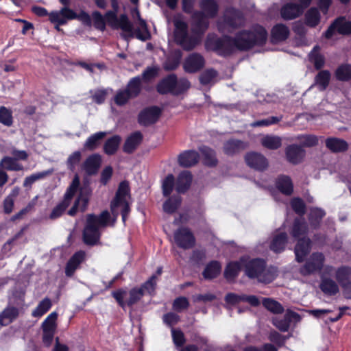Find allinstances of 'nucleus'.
Segmentation results:
<instances>
[{"label": "nucleus", "instance_id": "obj_28", "mask_svg": "<svg viewBox=\"0 0 351 351\" xmlns=\"http://www.w3.org/2000/svg\"><path fill=\"white\" fill-rule=\"evenodd\" d=\"M101 163V157L98 154H93L90 156L84 161L83 164V168L86 172L89 175L95 174Z\"/></svg>", "mask_w": 351, "mask_h": 351}, {"label": "nucleus", "instance_id": "obj_22", "mask_svg": "<svg viewBox=\"0 0 351 351\" xmlns=\"http://www.w3.org/2000/svg\"><path fill=\"white\" fill-rule=\"evenodd\" d=\"M311 241L308 238L304 237L298 240L295 247L296 261L301 263L304 257L309 253Z\"/></svg>", "mask_w": 351, "mask_h": 351}, {"label": "nucleus", "instance_id": "obj_1", "mask_svg": "<svg viewBox=\"0 0 351 351\" xmlns=\"http://www.w3.org/2000/svg\"><path fill=\"white\" fill-rule=\"evenodd\" d=\"M132 198L129 183L122 181L119 184L115 196L110 202V210L113 215L111 221L110 214L104 210L99 215L88 214L86 223L83 230V241L89 245H94L100 239L101 230L108 226H114L119 214L122 216L123 222L130 212Z\"/></svg>", "mask_w": 351, "mask_h": 351}, {"label": "nucleus", "instance_id": "obj_46", "mask_svg": "<svg viewBox=\"0 0 351 351\" xmlns=\"http://www.w3.org/2000/svg\"><path fill=\"white\" fill-rule=\"evenodd\" d=\"M51 301L49 298L41 300L36 308L32 311V315L34 317H40L45 314L51 307Z\"/></svg>", "mask_w": 351, "mask_h": 351}, {"label": "nucleus", "instance_id": "obj_39", "mask_svg": "<svg viewBox=\"0 0 351 351\" xmlns=\"http://www.w3.org/2000/svg\"><path fill=\"white\" fill-rule=\"evenodd\" d=\"M182 58V52L180 50L174 51L168 56L164 63V69L166 71L175 70L180 64Z\"/></svg>", "mask_w": 351, "mask_h": 351}, {"label": "nucleus", "instance_id": "obj_41", "mask_svg": "<svg viewBox=\"0 0 351 351\" xmlns=\"http://www.w3.org/2000/svg\"><path fill=\"white\" fill-rule=\"evenodd\" d=\"M330 76V73L327 70L319 71L315 77V85L319 90H324L329 84Z\"/></svg>", "mask_w": 351, "mask_h": 351}, {"label": "nucleus", "instance_id": "obj_50", "mask_svg": "<svg viewBox=\"0 0 351 351\" xmlns=\"http://www.w3.org/2000/svg\"><path fill=\"white\" fill-rule=\"evenodd\" d=\"M141 80L140 77H135L130 80L127 85L125 91L130 93V95L133 98L136 97L141 91Z\"/></svg>", "mask_w": 351, "mask_h": 351}, {"label": "nucleus", "instance_id": "obj_54", "mask_svg": "<svg viewBox=\"0 0 351 351\" xmlns=\"http://www.w3.org/2000/svg\"><path fill=\"white\" fill-rule=\"evenodd\" d=\"M325 215V213L323 210L319 208H313L311 210L309 214V221L311 226L313 228H316L323 217Z\"/></svg>", "mask_w": 351, "mask_h": 351}, {"label": "nucleus", "instance_id": "obj_60", "mask_svg": "<svg viewBox=\"0 0 351 351\" xmlns=\"http://www.w3.org/2000/svg\"><path fill=\"white\" fill-rule=\"evenodd\" d=\"M282 117H269L251 123L252 127H265L276 124L282 120Z\"/></svg>", "mask_w": 351, "mask_h": 351}, {"label": "nucleus", "instance_id": "obj_42", "mask_svg": "<svg viewBox=\"0 0 351 351\" xmlns=\"http://www.w3.org/2000/svg\"><path fill=\"white\" fill-rule=\"evenodd\" d=\"M199 151L202 154L204 162L206 165L213 167L217 163L215 152L206 146H202L199 148Z\"/></svg>", "mask_w": 351, "mask_h": 351}, {"label": "nucleus", "instance_id": "obj_32", "mask_svg": "<svg viewBox=\"0 0 351 351\" xmlns=\"http://www.w3.org/2000/svg\"><path fill=\"white\" fill-rule=\"evenodd\" d=\"M326 146L332 152H343L348 148L346 141L338 138H328L326 140Z\"/></svg>", "mask_w": 351, "mask_h": 351}, {"label": "nucleus", "instance_id": "obj_8", "mask_svg": "<svg viewBox=\"0 0 351 351\" xmlns=\"http://www.w3.org/2000/svg\"><path fill=\"white\" fill-rule=\"evenodd\" d=\"M335 271V268L330 265H326L322 271L321 276L320 289L328 295H335L339 291L337 283L330 278Z\"/></svg>", "mask_w": 351, "mask_h": 351}, {"label": "nucleus", "instance_id": "obj_17", "mask_svg": "<svg viewBox=\"0 0 351 351\" xmlns=\"http://www.w3.org/2000/svg\"><path fill=\"white\" fill-rule=\"evenodd\" d=\"M90 191L88 189H81L80 194L74 202L72 208L68 211L70 216H74L77 210L84 212L87 207L89 201Z\"/></svg>", "mask_w": 351, "mask_h": 351}, {"label": "nucleus", "instance_id": "obj_38", "mask_svg": "<svg viewBox=\"0 0 351 351\" xmlns=\"http://www.w3.org/2000/svg\"><path fill=\"white\" fill-rule=\"evenodd\" d=\"M261 143L267 149H277L282 145V138L276 135H266L261 138Z\"/></svg>", "mask_w": 351, "mask_h": 351}, {"label": "nucleus", "instance_id": "obj_13", "mask_svg": "<svg viewBox=\"0 0 351 351\" xmlns=\"http://www.w3.org/2000/svg\"><path fill=\"white\" fill-rule=\"evenodd\" d=\"M336 31L340 34H350L351 21H347L344 17L337 19L325 32L326 38H330Z\"/></svg>", "mask_w": 351, "mask_h": 351}, {"label": "nucleus", "instance_id": "obj_24", "mask_svg": "<svg viewBox=\"0 0 351 351\" xmlns=\"http://www.w3.org/2000/svg\"><path fill=\"white\" fill-rule=\"evenodd\" d=\"M199 158V154L196 151L188 150L179 155L178 162L183 167H190L198 162Z\"/></svg>", "mask_w": 351, "mask_h": 351}, {"label": "nucleus", "instance_id": "obj_12", "mask_svg": "<svg viewBox=\"0 0 351 351\" xmlns=\"http://www.w3.org/2000/svg\"><path fill=\"white\" fill-rule=\"evenodd\" d=\"M243 22V19L241 12L233 8H229L224 13V24L223 25L221 22H219L218 28L220 31L223 32V26L234 28L241 25Z\"/></svg>", "mask_w": 351, "mask_h": 351}, {"label": "nucleus", "instance_id": "obj_19", "mask_svg": "<svg viewBox=\"0 0 351 351\" xmlns=\"http://www.w3.org/2000/svg\"><path fill=\"white\" fill-rule=\"evenodd\" d=\"M245 161L248 166L259 171L265 170L268 165L266 158L256 152L246 154Z\"/></svg>", "mask_w": 351, "mask_h": 351}, {"label": "nucleus", "instance_id": "obj_25", "mask_svg": "<svg viewBox=\"0 0 351 351\" xmlns=\"http://www.w3.org/2000/svg\"><path fill=\"white\" fill-rule=\"evenodd\" d=\"M247 147V143L238 139L232 138L224 143L223 152L227 155H233L245 149Z\"/></svg>", "mask_w": 351, "mask_h": 351}, {"label": "nucleus", "instance_id": "obj_57", "mask_svg": "<svg viewBox=\"0 0 351 351\" xmlns=\"http://www.w3.org/2000/svg\"><path fill=\"white\" fill-rule=\"evenodd\" d=\"M217 75V72L215 70L213 69H207L200 75L199 81L202 84L207 85L212 83Z\"/></svg>", "mask_w": 351, "mask_h": 351}, {"label": "nucleus", "instance_id": "obj_26", "mask_svg": "<svg viewBox=\"0 0 351 351\" xmlns=\"http://www.w3.org/2000/svg\"><path fill=\"white\" fill-rule=\"evenodd\" d=\"M289 35L288 27L283 24H277L271 31V40L273 43H278L285 40Z\"/></svg>", "mask_w": 351, "mask_h": 351}, {"label": "nucleus", "instance_id": "obj_40", "mask_svg": "<svg viewBox=\"0 0 351 351\" xmlns=\"http://www.w3.org/2000/svg\"><path fill=\"white\" fill-rule=\"evenodd\" d=\"M335 278L341 286L343 284L351 281V267L341 266L335 269Z\"/></svg>", "mask_w": 351, "mask_h": 351}, {"label": "nucleus", "instance_id": "obj_10", "mask_svg": "<svg viewBox=\"0 0 351 351\" xmlns=\"http://www.w3.org/2000/svg\"><path fill=\"white\" fill-rule=\"evenodd\" d=\"M324 262V256L322 253H313L300 269V273L303 276H308L319 271L323 267Z\"/></svg>", "mask_w": 351, "mask_h": 351}, {"label": "nucleus", "instance_id": "obj_7", "mask_svg": "<svg viewBox=\"0 0 351 351\" xmlns=\"http://www.w3.org/2000/svg\"><path fill=\"white\" fill-rule=\"evenodd\" d=\"M208 26L209 22L203 12L196 11L193 13L191 21V32L193 37L198 38V45Z\"/></svg>", "mask_w": 351, "mask_h": 351}, {"label": "nucleus", "instance_id": "obj_63", "mask_svg": "<svg viewBox=\"0 0 351 351\" xmlns=\"http://www.w3.org/2000/svg\"><path fill=\"white\" fill-rule=\"evenodd\" d=\"M81 160V153L79 151H76L71 154L66 161L68 168L71 171H74L77 165L79 164Z\"/></svg>", "mask_w": 351, "mask_h": 351}, {"label": "nucleus", "instance_id": "obj_31", "mask_svg": "<svg viewBox=\"0 0 351 351\" xmlns=\"http://www.w3.org/2000/svg\"><path fill=\"white\" fill-rule=\"evenodd\" d=\"M143 136L141 132H136L130 136L125 141L123 145V151L125 153H132L141 143Z\"/></svg>", "mask_w": 351, "mask_h": 351}, {"label": "nucleus", "instance_id": "obj_16", "mask_svg": "<svg viewBox=\"0 0 351 351\" xmlns=\"http://www.w3.org/2000/svg\"><path fill=\"white\" fill-rule=\"evenodd\" d=\"M161 110L156 106H152L144 109L138 115V122L143 125H149L154 123L160 117Z\"/></svg>", "mask_w": 351, "mask_h": 351}, {"label": "nucleus", "instance_id": "obj_21", "mask_svg": "<svg viewBox=\"0 0 351 351\" xmlns=\"http://www.w3.org/2000/svg\"><path fill=\"white\" fill-rule=\"evenodd\" d=\"M305 156V151L296 145H291L286 149L287 160L294 165L301 162Z\"/></svg>", "mask_w": 351, "mask_h": 351}, {"label": "nucleus", "instance_id": "obj_4", "mask_svg": "<svg viewBox=\"0 0 351 351\" xmlns=\"http://www.w3.org/2000/svg\"><path fill=\"white\" fill-rule=\"evenodd\" d=\"M173 23L175 27L173 36L175 42L185 51H191L198 45V38L189 34L188 25L180 16H176Z\"/></svg>", "mask_w": 351, "mask_h": 351}, {"label": "nucleus", "instance_id": "obj_20", "mask_svg": "<svg viewBox=\"0 0 351 351\" xmlns=\"http://www.w3.org/2000/svg\"><path fill=\"white\" fill-rule=\"evenodd\" d=\"M86 253L84 251L75 252L69 260L65 267V274L71 277L75 271L80 267V264L84 261Z\"/></svg>", "mask_w": 351, "mask_h": 351}, {"label": "nucleus", "instance_id": "obj_59", "mask_svg": "<svg viewBox=\"0 0 351 351\" xmlns=\"http://www.w3.org/2000/svg\"><path fill=\"white\" fill-rule=\"evenodd\" d=\"M131 98L132 97L130 95V93L123 89L117 92L114 97V101L117 106H121L126 104Z\"/></svg>", "mask_w": 351, "mask_h": 351}, {"label": "nucleus", "instance_id": "obj_11", "mask_svg": "<svg viewBox=\"0 0 351 351\" xmlns=\"http://www.w3.org/2000/svg\"><path fill=\"white\" fill-rule=\"evenodd\" d=\"M300 319L301 317L298 313L287 310L283 317H274L272 323L280 331L287 332L292 323H297L300 321Z\"/></svg>", "mask_w": 351, "mask_h": 351}, {"label": "nucleus", "instance_id": "obj_34", "mask_svg": "<svg viewBox=\"0 0 351 351\" xmlns=\"http://www.w3.org/2000/svg\"><path fill=\"white\" fill-rule=\"evenodd\" d=\"M200 8L206 18L215 17L218 12V5L215 0H202Z\"/></svg>", "mask_w": 351, "mask_h": 351}, {"label": "nucleus", "instance_id": "obj_56", "mask_svg": "<svg viewBox=\"0 0 351 351\" xmlns=\"http://www.w3.org/2000/svg\"><path fill=\"white\" fill-rule=\"evenodd\" d=\"M58 314L56 312L51 313L42 324L43 330H56Z\"/></svg>", "mask_w": 351, "mask_h": 351}, {"label": "nucleus", "instance_id": "obj_61", "mask_svg": "<svg viewBox=\"0 0 351 351\" xmlns=\"http://www.w3.org/2000/svg\"><path fill=\"white\" fill-rule=\"evenodd\" d=\"M174 177L173 175H168L162 182V193L165 196H169L173 191L174 186Z\"/></svg>", "mask_w": 351, "mask_h": 351}, {"label": "nucleus", "instance_id": "obj_53", "mask_svg": "<svg viewBox=\"0 0 351 351\" xmlns=\"http://www.w3.org/2000/svg\"><path fill=\"white\" fill-rule=\"evenodd\" d=\"M306 23L311 26H316L320 20V15L318 10L315 8H311L308 10L305 14Z\"/></svg>", "mask_w": 351, "mask_h": 351}, {"label": "nucleus", "instance_id": "obj_2", "mask_svg": "<svg viewBox=\"0 0 351 351\" xmlns=\"http://www.w3.org/2000/svg\"><path fill=\"white\" fill-rule=\"evenodd\" d=\"M267 32L260 25H255L248 31L239 32L234 38L229 36L218 38L214 35H208L205 47L207 50L214 51L221 56H227L237 48L247 50L254 45H262L267 39Z\"/></svg>", "mask_w": 351, "mask_h": 351}, {"label": "nucleus", "instance_id": "obj_64", "mask_svg": "<svg viewBox=\"0 0 351 351\" xmlns=\"http://www.w3.org/2000/svg\"><path fill=\"white\" fill-rule=\"evenodd\" d=\"M303 147H313L317 144L318 138L314 135H304L298 137Z\"/></svg>", "mask_w": 351, "mask_h": 351}, {"label": "nucleus", "instance_id": "obj_3", "mask_svg": "<svg viewBox=\"0 0 351 351\" xmlns=\"http://www.w3.org/2000/svg\"><path fill=\"white\" fill-rule=\"evenodd\" d=\"M243 269L248 278L265 284L272 282L277 276L276 269L267 267L266 263L261 258L251 259L245 262Z\"/></svg>", "mask_w": 351, "mask_h": 351}, {"label": "nucleus", "instance_id": "obj_14", "mask_svg": "<svg viewBox=\"0 0 351 351\" xmlns=\"http://www.w3.org/2000/svg\"><path fill=\"white\" fill-rule=\"evenodd\" d=\"M49 18L51 23L62 25L66 24L69 20L75 19L77 14L68 7H64L60 11L50 12Z\"/></svg>", "mask_w": 351, "mask_h": 351}, {"label": "nucleus", "instance_id": "obj_5", "mask_svg": "<svg viewBox=\"0 0 351 351\" xmlns=\"http://www.w3.org/2000/svg\"><path fill=\"white\" fill-rule=\"evenodd\" d=\"M190 87V82L185 78L177 79L174 74H171L162 80L157 86V90L160 94L171 93L178 95L186 91Z\"/></svg>", "mask_w": 351, "mask_h": 351}, {"label": "nucleus", "instance_id": "obj_58", "mask_svg": "<svg viewBox=\"0 0 351 351\" xmlns=\"http://www.w3.org/2000/svg\"><path fill=\"white\" fill-rule=\"evenodd\" d=\"M143 288H134L130 291L129 298L127 300V304L132 306L141 299L143 295Z\"/></svg>", "mask_w": 351, "mask_h": 351}, {"label": "nucleus", "instance_id": "obj_55", "mask_svg": "<svg viewBox=\"0 0 351 351\" xmlns=\"http://www.w3.org/2000/svg\"><path fill=\"white\" fill-rule=\"evenodd\" d=\"M336 77L341 81L351 79V65L343 64L338 67L335 72Z\"/></svg>", "mask_w": 351, "mask_h": 351}, {"label": "nucleus", "instance_id": "obj_18", "mask_svg": "<svg viewBox=\"0 0 351 351\" xmlns=\"http://www.w3.org/2000/svg\"><path fill=\"white\" fill-rule=\"evenodd\" d=\"M132 16L134 19H136L138 21V24L139 27L136 29V38L142 41L149 39L151 35L148 30L147 23L141 17L139 10L137 8L132 10Z\"/></svg>", "mask_w": 351, "mask_h": 351}, {"label": "nucleus", "instance_id": "obj_23", "mask_svg": "<svg viewBox=\"0 0 351 351\" xmlns=\"http://www.w3.org/2000/svg\"><path fill=\"white\" fill-rule=\"evenodd\" d=\"M302 12L298 3H288L281 8L280 14L284 19L291 20L299 16Z\"/></svg>", "mask_w": 351, "mask_h": 351}, {"label": "nucleus", "instance_id": "obj_15", "mask_svg": "<svg viewBox=\"0 0 351 351\" xmlns=\"http://www.w3.org/2000/svg\"><path fill=\"white\" fill-rule=\"evenodd\" d=\"M205 60L198 53H192L185 59L183 68L187 73H195L204 67Z\"/></svg>", "mask_w": 351, "mask_h": 351}, {"label": "nucleus", "instance_id": "obj_47", "mask_svg": "<svg viewBox=\"0 0 351 351\" xmlns=\"http://www.w3.org/2000/svg\"><path fill=\"white\" fill-rule=\"evenodd\" d=\"M243 260H241V263L239 262H232L230 263L224 271V276L228 280H233L236 276H237L239 271L241 269V267L243 266Z\"/></svg>", "mask_w": 351, "mask_h": 351}, {"label": "nucleus", "instance_id": "obj_44", "mask_svg": "<svg viewBox=\"0 0 351 351\" xmlns=\"http://www.w3.org/2000/svg\"><path fill=\"white\" fill-rule=\"evenodd\" d=\"M308 232L306 223L302 219H295L291 230V235L295 238L305 235Z\"/></svg>", "mask_w": 351, "mask_h": 351}, {"label": "nucleus", "instance_id": "obj_51", "mask_svg": "<svg viewBox=\"0 0 351 351\" xmlns=\"http://www.w3.org/2000/svg\"><path fill=\"white\" fill-rule=\"evenodd\" d=\"M0 166L8 171H21L23 169V165L18 163L16 158L8 156L1 160Z\"/></svg>", "mask_w": 351, "mask_h": 351}, {"label": "nucleus", "instance_id": "obj_62", "mask_svg": "<svg viewBox=\"0 0 351 351\" xmlns=\"http://www.w3.org/2000/svg\"><path fill=\"white\" fill-rule=\"evenodd\" d=\"M0 122L6 126L12 124V112L4 106L0 107Z\"/></svg>", "mask_w": 351, "mask_h": 351}, {"label": "nucleus", "instance_id": "obj_33", "mask_svg": "<svg viewBox=\"0 0 351 351\" xmlns=\"http://www.w3.org/2000/svg\"><path fill=\"white\" fill-rule=\"evenodd\" d=\"M287 243V235L285 232L276 234L270 244V249L276 253L282 252Z\"/></svg>", "mask_w": 351, "mask_h": 351}, {"label": "nucleus", "instance_id": "obj_35", "mask_svg": "<svg viewBox=\"0 0 351 351\" xmlns=\"http://www.w3.org/2000/svg\"><path fill=\"white\" fill-rule=\"evenodd\" d=\"M106 135V132H99L90 136L84 144V149L90 151L95 149Z\"/></svg>", "mask_w": 351, "mask_h": 351}, {"label": "nucleus", "instance_id": "obj_27", "mask_svg": "<svg viewBox=\"0 0 351 351\" xmlns=\"http://www.w3.org/2000/svg\"><path fill=\"white\" fill-rule=\"evenodd\" d=\"M19 315L18 308L13 306H8L0 313V324L1 326H8L15 320Z\"/></svg>", "mask_w": 351, "mask_h": 351}, {"label": "nucleus", "instance_id": "obj_29", "mask_svg": "<svg viewBox=\"0 0 351 351\" xmlns=\"http://www.w3.org/2000/svg\"><path fill=\"white\" fill-rule=\"evenodd\" d=\"M192 176L188 171L181 172L177 179L176 189L178 193H184L190 186Z\"/></svg>", "mask_w": 351, "mask_h": 351}, {"label": "nucleus", "instance_id": "obj_36", "mask_svg": "<svg viewBox=\"0 0 351 351\" xmlns=\"http://www.w3.org/2000/svg\"><path fill=\"white\" fill-rule=\"evenodd\" d=\"M309 61L317 70L322 69L325 64L324 56L320 53V48L316 45L308 54Z\"/></svg>", "mask_w": 351, "mask_h": 351}, {"label": "nucleus", "instance_id": "obj_6", "mask_svg": "<svg viewBox=\"0 0 351 351\" xmlns=\"http://www.w3.org/2000/svg\"><path fill=\"white\" fill-rule=\"evenodd\" d=\"M80 185V180L77 176H75L73 180L71 185L67 189L63 200L58 204L51 211L49 218L51 219H56L60 217L65 211V210L70 205L71 200L77 191Z\"/></svg>", "mask_w": 351, "mask_h": 351}, {"label": "nucleus", "instance_id": "obj_43", "mask_svg": "<svg viewBox=\"0 0 351 351\" xmlns=\"http://www.w3.org/2000/svg\"><path fill=\"white\" fill-rule=\"evenodd\" d=\"M276 186L282 193L289 195L293 192V184L288 176L279 177L276 181Z\"/></svg>", "mask_w": 351, "mask_h": 351}, {"label": "nucleus", "instance_id": "obj_45", "mask_svg": "<svg viewBox=\"0 0 351 351\" xmlns=\"http://www.w3.org/2000/svg\"><path fill=\"white\" fill-rule=\"evenodd\" d=\"M121 140V137L118 135H114L108 138L104 145V152L108 155L115 154L119 146Z\"/></svg>", "mask_w": 351, "mask_h": 351}, {"label": "nucleus", "instance_id": "obj_48", "mask_svg": "<svg viewBox=\"0 0 351 351\" xmlns=\"http://www.w3.org/2000/svg\"><path fill=\"white\" fill-rule=\"evenodd\" d=\"M52 173L53 169H49L47 171L34 173L25 178L23 182V186L30 187L35 182L45 178L47 176L51 175Z\"/></svg>", "mask_w": 351, "mask_h": 351}, {"label": "nucleus", "instance_id": "obj_9", "mask_svg": "<svg viewBox=\"0 0 351 351\" xmlns=\"http://www.w3.org/2000/svg\"><path fill=\"white\" fill-rule=\"evenodd\" d=\"M174 240L178 246L184 250L191 249L195 244V238L188 228H178L174 232Z\"/></svg>", "mask_w": 351, "mask_h": 351}, {"label": "nucleus", "instance_id": "obj_30", "mask_svg": "<svg viewBox=\"0 0 351 351\" xmlns=\"http://www.w3.org/2000/svg\"><path fill=\"white\" fill-rule=\"evenodd\" d=\"M118 28L121 29L124 32L125 37H136V30L134 31L133 25L125 14H121L119 17L117 25V29Z\"/></svg>", "mask_w": 351, "mask_h": 351}, {"label": "nucleus", "instance_id": "obj_37", "mask_svg": "<svg viewBox=\"0 0 351 351\" xmlns=\"http://www.w3.org/2000/svg\"><path fill=\"white\" fill-rule=\"evenodd\" d=\"M221 269L220 263L213 261L206 266L202 274L205 279L210 280L216 278L220 274Z\"/></svg>", "mask_w": 351, "mask_h": 351}, {"label": "nucleus", "instance_id": "obj_49", "mask_svg": "<svg viewBox=\"0 0 351 351\" xmlns=\"http://www.w3.org/2000/svg\"><path fill=\"white\" fill-rule=\"evenodd\" d=\"M181 197L180 196H173L169 197L163 204V210L167 213H173L181 204Z\"/></svg>", "mask_w": 351, "mask_h": 351}, {"label": "nucleus", "instance_id": "obj_52", "mask_svg": "<svg viewBox=\"0 0 351 351\" xmlns=\"http://www.w3.org/2000/svg\"><path fill=\"white\" fill-rule=\"evenodd\" d=\"M263 304L268 311L275 314L282 313L284 311L283 306L278 302L271 298H264Z\"/></svg>", "mask_w": 351, "mask_h": 351}]
</instances>
